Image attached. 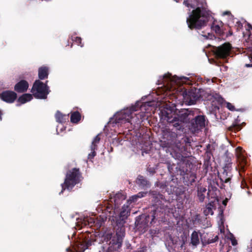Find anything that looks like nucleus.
Returning a JSON list of instances; mask_svg holds the SVG:
<instances>
[{
    "label": "nucleus",
    "instance_id": "f257e3e1",
    "mask_svg": "<svg viewBox=\"0 0 252 252\" xmlns=\"http://www.w3.org/2000/svg\"><path fill=\"white\" fill-rule=\"evenodd\" d=\"M212 22L211 29L216 33L220 34L221 32V27L222 23L214 19V17H189L187 22L190 29H200L205 26L207 22Z\"/></svg>",
    "mask_w": 252,
    "mask_h": 252
},
{
    "label": "nucleus",
    "instance_id": "f03ea898",
    "mask_svg": "<svg viewBox=\"0 0 252 252\" xmlns=\"http://www.w3.org/2000/svg\"><path fill=\"white\" fill-rule=\"evenodd\" d=\"M183 3L193 9L189 16H212L211 11L206 7V0H184Z\"/></svg>",
    "mask_w": 252,
    "mask_h": 252
},
{
    "label": "nucleus",
    "instance_id": "7ed1b4c3",
    "mask_svg": "<svg viewBox=\"0 0 252 252\" xmlns=\"http://www.w3.org/2000/svg\"><path fill=\"white\" fill-rule=\"evenodd\" d=\"M137 105H139V103H137L136 106H132L130 108H126L117 112L114 116L113 118L111 119L110 122L116 124L131 122V119L133 118L132 111H138Z\"/></svg>",
    "mask_w": 252,
    "mask_h": 252
},
{
    "label": "nucleus",
    "instance_id": "20e7f679",
    "mask_svg": "<svg viewBox=\"0 0 252 252\" xmlns=\"http://www.w3.org/2000/svg\"><path fill=\"white\" fill-rule=\"evenodd\" d=\"M189 80V78L187 77L172 76L170 74H166L163 76L162 82L163 84V86H167V90L171 91L172 90L176 89V88L174 87V85L187 83Z\"/></svg>",
    "mask_w": 252,
    "mask_h": 252
},
{
    "label": "nucleus",
    "instance_id": "39448f33",
    "mask_svg": "<svg viewBox=\"0 0 252 252\" xmlns=\"http://www.w3.org/2000/svg\"><path fill=\"white\" fill-rule=\"evenodd\" d=\"M80 174L78 170L74 168L72 171L67 173L64 182L62 185V190L60 193L61 194L66 189L69 190L79 182Z\"/></svg>",
    "mask_w": 252,
    "mask_h": 252
},
{
    "label": "nucleus",
    "instance_id": "423d86ee",
    "mask_svg": "<svg viewBox=\"0 0 252 252\" xmlns=\"http://www.w3.org/2000/svg\"><path fill=\"white\" fill-rule=\"evenodd\" d=\"M32 92L35 97L45 99L49 93V90L46 84H44L39 80H36L32 86Z\"/></svg>",
    "mask_w": 252,
    "mask_h": 252
},
{
    "label": "nucleus",
    "instance_id": "0eeeda50",
    "mask_svg": "<svg viewBox=\"0 0 252 252\" xmlns=\"http://www.w3.org/2000/svg\"><path fill=\"white\" fill-rule=\"evenodd\" d=\"M146 194V193L145 192H139L137 194L132 196L129 200L127 201V204L124 205L122 208V211L121 212L120 215L121 222H119V223H124L125 220L127 218L130 213V209L128 205V202L129 201H136L137 198L144 196Z\"/></svg>",
    "mask_w": 252,
    "mask_h": 252
},
{
    "label": "nucleus",
    "instance_id": "6e6552de",
    "mask_svg": "<svg viewBox=\"0 0 252 252\" xmlns=\"http://www.w3.org/2000/svg\"><path fill=\"white\" fill-rule=\"evenodd\" d=\"M179 95H181L183 100L189 105H192L195 102L197 97L192 91L187 92L186 90L182 91Z\"/></svg>",
    "mask_w": 252,
    "mask_h": 252
},
{
    "label": "nucleus",
    "instance_id": "1a4fd4ad",
    "mask_svg": "<svg viewBox=\"0 0 252 252\" xmlns=\"http://www.w3.org/2000/svg\"><path fill=\"white\" fill-rule=\"evenodd\" d=\"M204 126V117L203 116H198L195 118L194 121L192 122L190 129L193 132H196Z\"/></svg>",
    "mask_w": 252,
    "mask_h": 252
},
{
    "label": "nucleus",
    "instance_id": "9d476101",
    "mask_svg": "<svg viewBox=\"0 0 252 252\" xmlns=\"http://www.w3.org/2000/svg\"><path fill=\"white\" fill-rule=\"evenodd\" d=\"M230 49V44L229 43H224L222 46L217 48L215 54L217 56L224 58L229 55Z\"/></svg>",
    "mask_w": 252,
    "mask_h": 252
},
{
    "label": "nucleus",
    "instance_id": "9b49d317",
    "mask_svg": "<svg viewBox=\"0 0 252 252\" xmlns=\"http://www.w3.org/2000/svg\"><path fill=\"white\" fill-rule=\"evenodd\" d=\"M17 97V94L12 91H5L0 94V98L8 103H12Z\"/></svg>",
    "mask_w": 252,
    "mask_h": 252
},
{
    "label": "nucleus",
    "instance_id": "f8f14e48",
    "mask_svg": "<svg viewBox=\"0 0 252 252\" xmlns=\"http://www.w3.org/2000/svg\"><path fill=\"white\" fill-rule=\"evenodd\" d=\"M28 88V83L25 80H21L15 85L14 90L18 93H23L27 91Z\"/></svg>",
    "mask_w": 252,
    "mask_h": 252
},
{
    "label": "nucleus",
    "instance_id": "ddd939ff",
    "mask_svg": "<svg viewBox=\"0 0 252 252\" xmlns=\"http://www.w3.org/2000/svg\"><path fill=\"white\" fill-rule=\"evenodd\" d=\"M126 199L125 195L121 192H119L115 194L114 198H110V201L114 202L115 208H118L119 205Z\"/></svg>",
    "mask_w": 252,
    "mask_h": 252
},
{
    "label": "nucleus",
    "instance_id": "4468645a",
    "mask_svg": "<svg viewBox=\"0 0 252 252\" xmlns=\"http://www.w3.org/2000/svg\"><path fill=\"white\" fill-rule=\"evenodd\" d=\"M100 138L99 135L96 136L92 141L91 149L92 152L88 155V158L90 159L93 158L95 156V150H96L97 144L99 143Z\"/></svg>",
    "mask_w": 252,
    "mask_h": 252
},
{
    "label": "nucleus",
    "instance_id": "2eb2a0df",
    "mask_svg": "<svg viewBox=\"0 0 252 252\" xmlns=\"http://www.w3.org/2000/svg\"><path fill=\"white\" fill-rule=\"evenodd\" d=\"M236 154L238 162L242 164V166L246 164V159L243 154L242 149L239 147L236 149Z\"/></svg>",
    "mask_w": 252,
    "mask_h": 252
},
{
    "label": "nucleus",
    "instance_id": "dca6fc26",
    "mask_svg": "<svg viewBox=\"0 0 252 252\" xmlns=\"http://www.w3.org/2000/svg\"><path fill=\"white\" fill-rule=\"evenodd\" d=\"M216 202H211L208 203L204 210V213L205 216L212 215L213 214V210L215 209Z\"/></svg>",
    "mask_w": 252,
    "mask_h": 252
},
{
    "label": "nucleus",
    "instance_id": "f3484780",
    "mask_svg": "<svg viewBox=\"0 0 252 252\" xmlns=\"http://www.w3.org/2000/svg\"><path fill=\"white\" fill-rule=\"evenodd\" d=\"M186 119L185 118H182L180 117V118H177L176 116L173 117V119L168 118L167 121L169 123H174V126H177L180 125V123L181 122H186Z\"/></svg>",
    "mask_w": 252,
    "mask_h": 252
},
{
    "label": "nucleus",
    "instance_id": "a211bd4d",
    "mask_svg": "<svg viewBox=\"0 0 252 252\" xmlns=\"http://www.w3.org/2000/svg\"><path fill=\"white\" fill-rule=\"evenodd\" d=\"M32 99V95L30 94H25L19 97L18 101L21 104H24Z\"/></svg>",
    "mask_w": 252,
    "mask_h": 252
},
{
    "label": "nucleus",
    "instance_id": "6ab92c4d",
    "mask_svg": "<svg viewBox=\"0 0 252 252\" xmlns=\"http://www.w3.org/2000/svg\"><path fill=\"white\" fill-rule=\"evenodd\" d=\"M48 75V69L46 67H42L39 68L38 70V77L43 80L47 77Z\"/></svg>",
    "mask_w": 252,
    "mask_h": 252
},
{
    "label": "nucleus",
    "instance_id": "aec40b11",
    "mask_svg": "<svg viewBox=\"0 0 252 252\" xmlns=\"http://www.w3.org/2000/svg\"><path fill=\"white\" fill-rule=\"evenodd\" d=\"M191 243L194 246H196L199 243V235L196 231L193 232L191 234Z\"/></svg>",
    "mask_w": 252,
    "mask_h": 252
},
{
    "label": "nucleus",
    "instance_id": "412c9836",
    "mask_svg": "<svg viewBox=\"0 0 252 252\" xmlns=\"http://www.w3.org/2000/svg\"><path fill=\"white\" fill-rule=\"evenodd\" d=\"M81 119V115L78 112H74L71 114V122L73 123H78Z\"/></svg>",
    "mask_w": 252,
    "mask_h": 252
},
{
    "label": "nucleus",
    "instance_id": "4be33fe9",
    "mask_svg": "<svg viewBox=\"0 0 252 252\" xmlns=\"http://www.w3.org/2000/svg\"><path fill=\"white\" fill-rule=\"evenodd\" d=\"M66 117H67V116L63 115L59 111H57L56 114V121L59 123H62L65 122Z\"/></svg>",
    "mask_w": 252,
    "mask_h": 252
},
{
    "label": "nucleus",
    "instance_id": "5701e85b",
    "mask_svg": "<svg viewBox=\"0 0 252 252\" xmlns=\"http://www.w3.org/2000/svg\"><path fill=\"white\" fill-rule=\"evenodd\" d=\"M149 106L148 103H145L144 104L140 105V109L142 111V113L140 114V117H144V113H148V110Z\"/></svg>",
    "mask_w": 252,
    "mask_h": 252
},
{
    "label": "nucleus",
    "instance_id": "b1692460",
    "mask_svg": "<svg viewBox=\"0 0 252 252\" xmlns=\"http://www.w3.org/2000/svg\"><path fill=\"white\" fill-rule=\"evenodd\" d=\"M137 183L138 184L145 185L147 183V181L144 179L142 176H139L137 179Z\"/></svg>",
    "mask_w": 252,
    "mask_h": 252
},
{
    "label": "nucleus",
    "instance_id": "393cba45",
    "mask_svg": "<svg viewBox=\"0 0 252 252\" xmlns=\"http://www.w3.org/2000/svg\"><path fill=\"white\" fill-rule=\"evenodd\" d=\"M206 191V189L205 188L201 187L198 189V195L200 197V200H203L204 198V196H202V195H200L201 193H204Z\"/></svg>",
    "mask_w": 252,
    "mask_h": 252
},
{
    "label": "nucleus",
    "instance_id": "a878e982",
    "mask_svg": "<svg viewBox=\"0 0 252 252\" xmlns=\"http://www.w3.org/2000/svg\"><path fill=\"white\" fill-rule=\"evenodd\" d=\"M72 40L76 42L78 45H80L81 47L83 46V45L81 44V39L80 37H76L74 38H72Z\"/></svg>",
    "mask_w": 252,
    "mask_h": 252
},
{
    "label": "nucleus",
    "instance_id": "bb28decb",
    "mask_svg": "<svg viewBox=\"0 0 252 252\" xmlns=\"http://www.w3.org/2000/svg\"><path fill=\"white\" fill-rule=\"evenodd\" d=\"M248 56L250 60V61H252V51H251V53H248ZM245 66L247 67H252V63H246L245 64Z\"/></svg>",
    "mask_w": 252,
    "mask_h": 252
},
{
    "label": "nucleus",
    "instance_id": "cd10ccee",
    "mask_svg": "<svg viewBox=\"0 0 252 252\" xmlns=\"http://www.w3.org/2000/svg\"><path fill=\"white\" fill-rule=\"evenodd\" d=\"M226 107L229 110H230L231 111L235 110V107L231 103H230L229 102H226Z\"/></svg>",
    "mask_w": 252,
    "mask_h": 252
},
{
    "label": "nucleus",
    "instance_id": "c85d7f7f",
    "mask_svg": "<svg viewBox=\"0 0 252 252\" xmlns=\"http://www.w3.org/2000/svg\"><path fill=\"white\" fill-rule=\"evenodd\" d=\"M202 36L206 39H213V38L214 37V36L213 34H210L209 33H208L207 35H203Z\"/></svg>",
    "mask_w": 252,
    "mask_h": 252
},
{
    "label": "nucleus",
    "instance_id": "c756f323",
    "mask_svg": "<svg viewBox=\"0 0 252 252\" xmlns=\"http://www.w3.org/2000/svg\"><path fill=\"white\" fill-rule=\"evenodd\" d=\"M218 217L220 219V220L219 221V224H220L222 225L223 223V221L222 220V211L220 213Z\"/></svg>",
    "mask_w": 252,
    "mask_h": 252
},
{
    "label": "nucleus",
    "instance_id": "7c9ffc66",
    "mask_svg": "<svg viewBox=\"0 0 252 252\" xmlns=\"http://www.w3.org/2000/svg\"><path fill=\"white\" fill-rule=\"evenodd\" d=\"M230 240L231 241V244L233 246H235L237 244L236 240L233 236H232L230 238Z\"/></svg>",
    "mask_w": 252,
    "mask_h": 252
},
{
    "label": "nucleus",
    "instance_id": "2f4dec72",
    "mask_svg": "<svg viewBox=\"0 0 252 252\" xmlns=\"http://www.w3.org/2000/svg\"><path fill=\"white\" fill-rule=\"evenodd\" d=\"M87 220L89 222V224L94 223V219L92 218L87 219Z\"/></svg>",
    "mask_w": 252,
    "mask_h": 252
},
{
    "label": "nucleus",
    "instance_id": "473e14b6",
    "mask_svg": "<svg viewBox=\"0 0 252 252\" xmlns=\"http://www.w3.org/2000/svg\"><path fill=\"white\" fill-rule=\"evenodd\" d=\"M248 251L249 252H252V240H251V244L248 247Z\"/></svg>",
    "mask_w": 252,
    "mask_h": 252
},
{
    "label": "nucleus",
    "instance_id": "72a5a7b5",
    "mask_svg": "<svg viewBox=\"0 0 252 252\" xmlns=\"http://www.w3.org/2000/svg\"><path fill=\"white\" fill-rule=\"evenodd\" d=\"M223 16H224L225 15H231V12L229 11H225L222 13Z\"/></svg>",
    "mask_w": 252,
    "mask_h": 252
},
{
    "label": "nucleus",
    "instance_id": "f704fd0d",
    "mask_svg": "<svg viewBox=\"0 0 252 252\" xmlns=\"http://www.w3.org/2000/svg\"><path fill=\"white\" fill-rule=\"evenodd\" d=\"M134 112V111H132L133 118H132V119H131V122H130L131 124L132 123V121H133V122H134V120H133V119H134V116H135V115H137V114H133V112ZM135 122H136V121H135Z\"/></svg>",
    "mask_w": 252,
    "mask_h": 252
},
{
    "label": "nucleus",
    "instance_id": "c9c22d12",
    "mask_svg": "<svg viewBox=\"0 0 252 252\" xmlns=\"http://www.w3.org/2000/svg\"><path fill=\"white\" fill-rule=\"evenodd\" d=\"M227 201H228V199H225V200H224L222 202V204L224 205V206H226V204H227Z\"/></svg>",
    "mask_w": 252,
    "mask_h": 252
},
{
    "label": "nucleus",
    "instance_id": "e433bc0d",
    "mask_svg": "<svg viewBox=\"0 0 252 252\" xmlns=\"http://www.w3.org/2000/svg\"><path fill=\"white\" fill-rule=\"evenodd\" d=\"M86 249H87V247L86 246H83V250H80L79 252H83Z\"/></svg>",
    "mask_w": 252,
    "mask_h": 252
},
{
    "label": "nucleus",
    "instance_id": "4c0bfd02",
    "mask_svg": "<svg viewBox=\"0 0 252 252\" xmlns=\"http://www.w3.org/2000/svg\"><path fill=\"white\" fill-rule=\"evenodd\" d=\"M248 28H249V29H252V26H251V25H250L248 24Z\"/></svg>",
    "mask_w": 252,
    "mask_h": 252
}]
</instances>
